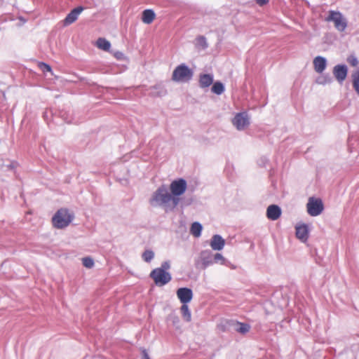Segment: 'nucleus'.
<instances>
[{"label":"nucleus","instance_id":"f257e3e1","mask_svg":"<svg viewBox=\"0 0 359 359\" xmlns=\"http://www.w3.org/2000/svg\"><path fill=\"white\" fill-rule=\"evenodd\" d=\"M73 218V214L68 210L61 208L58 210L52 217V224L56 229H64L69 225Z\"/></svg>","mask_w":359,"mask_h":359},{"label":"nucleus","instance_id":"f03ea898","mask_svg":"<svg viewBox=\"0 0 359 359\" xmlns=\"http://www.w3.org/2000/svg\"><path fill=\"white\" fill-rule=\"evenodd\" d=\"M151 201L160 204H168L172 203V208L175 207L178 202L179 198L175 196H172L165 189H159L153 196Z\"/></svg>","mask_w":359,"mask_h":359},{"label":"nucleus","instance_id":"7ed1b4c3","mask_svg":"<svg viewBox=\"0 0 359 359\" xmlns=\"http://www.w3.org/2000/svg\"><path fill=\"white\" fill-rule=\"evenodd\" d=\"M327 22H332L335 28L339 32H344L347 27V22L342 14L337 11H329L328 16L325 18Z\"/></svg>","mask_w":359,"mask_h":359},{"label":"nucleus","instance_id":"20e7f679","mask_svg":"<svg viewBox=\"0 0 359 359\" xmlns=\"http://www.w3.org/2000/svg\"><path fill=\"white\" fill-rule=\"evenodd\" d=\"M307 212L311 216H317L323 210V204L320 198H310L306 205Z\"/></svg>","mask_w":359,"mask_h":359},{"label":"nucleus","instance_id":"39448f33","mask_svg":"<svg viewBox=\"0 0 359 359\" xmlns=\"http://www.w3.org/2000/svg\"><path fill=\"white\" fill-rule=\"evenodd\" d=\"M192 76L191 70L184 65L177 67L172 74V80L175 81H185Z\"/></svg>","mask_w":359,"mask_h":359},{"label":"nucleus","instance_id":"423d86ee","mask_svg":"<svg viewBox=\"0 0 359 359\" xmlns=\"http://www.w3.org/2000/svg\"><path fill=\"white\" fill-rule=\"evenodd\" d=\"M151 276L155 283L159 285H163L170 280V276L163 269H156L151 273Z\"/></svg>","mask_w":359,"mask_h":359},{"label":"nucleus","instance_id":"0eeeda50","mask_svg":"<svg viewBox=\"0 0 359 359\" xmlns=\"http://www.w3.org/2000/svg\"><path fill=\"white\" fill-rule=\"evenodd\" d=\"M233 124L239 130H245L250 124L249 117L245 113H239L233 118Z\"/></svg>","mask_w":359,"mask_h":359},{"label":"nucleus","instance_id":"6e6552de","mask_svg":"<svg viewBox=\"0 0 359 359\" xmlns=\"http://www.w3.org/2000/svg\"><path fill=\"white\" fill-rule=\"evenodd\" d=\"M296 237L302 242L305 243L309 238V226L304 223L297 224L295 226Z\"/></svg>","mask_w":359,"mask_h":359},{"label":"nucleus","instance_id":"1a4fd4ad","mask_svg":"<svg viewBox=\"0 0 359 359\" xmlns=\"http://www.w3.org/2000/svg\"><path fill=\"white\" fill-rule=\"evenodd\" d=\"M186 188L187 183L182 179L173 181L170 184V191L174 196L182 195L185 191Z\"/></svg>","mask_w":359,"mask_h":359},{"label":"nucleus","instance_id":"9d476101","mask_svg":"<svg viewBox=\"0 0 359 359\" xmlns=\"http://www.w3.org/2000/svg\"><path fill=\"white\" fill-rule=\"evenodd\" d=\"M177 297L183 304H187L193 297L192 290L187 287L180 288L177 291Z\"/></svg>","mask_w":359,"mask_h":359},{"label":"nucleus","instance_id":"9b49d317","mask_svg":"<svg viewBox=\"0 0 359 359\" xmlns=\"http://www.w3.org/2000/svg\"><path fill=\"white\" fill-rule=\"evenodd\" d=\"M83 11V8L81 6L73 9L64 20V25H69L74 22Z\"/></svg>","mask_w":359,"mask_h":359},{"label":"nucleus","instance_id":"f8f14e48","mask_svg":"<svg viewBox=\"0 0 359 359\" xmlns=\"http://www.w3.org/2000/svg\"><path fill=\"white\" fill-rule=\"evenodd\" d=\"M281 215L280 208L276 205H271L267 208L266 216L269 219L276 220Z\"/></svg>","mask_w":359,"mask_h":359},{"label":"nucleus","instance_id":"ddd939ff","mask_svg":"<svg viewBox=\"0 0 359 359\" xmlns=\"http://www.w3.org/2000/svg\"><path fill=\"white\" fill-rule=\"evenodd\" d=\"M334 74L338 81H343L347 75V68L344 65H337L334 69Z\"/></svg>","mask_w":359,"mask_h":359},{"label":"nucleus","instance_id":"4468645a","mask_svg":"<svg viewBox=\"0 0 359 359\" xmlns=\"http://www.w3.org/2000/svg\"><path fill=\"white\" fill-rule=\"evenodd\" d=\"M224 240L219 235H215L210 242L211 248L215 250H220L224 248Z\"/></svg>","mask_w":359,"mask_h":359},{"label":"nucleus","instance_id":"2eb2a0df","mask_svg":"<svg viewBox=\"0 0 359 359\" xmlns=\"http://www.w3.org/2000/svg\"><path fill=\"white\" fill-rule=\"evenodd\" d=\"M314 69L317 72H322L326 66V60L322 57H316L313 60Z\"/></svg>","mask_w":359,"mask_h":359},{"label":"nucleus","instance_id":"dca6fc26","mask_svg":"<svg viewBox=\"0 0 359 359\" xmlns=\"http://www.w3.org/2000/svg\"><path fill=\"white\" fill-rule=\"evenodd\" d=\"M155 13L150 9L145 10L142 12V20L145 24H151L155 19Z\"/></svg>","mask_w":359,"mask_h":359},{"label":"nucleus","instance_id":"f3484780","mask_svg":"<svg viewBox=\"0 0 359 359\" xmlns=\"http://www.w3.org/2000/svg\"><path fill=\"white\" fill-rule=\"evenodd\" d=\"M96 46L104 51H109L111 43L104 38H98L95 42Z\"/></svg>","mask_w":359,"mask_h":359},{"label":"nucleus","instance_id":"a211bd4d","mask_svg":"<svg viewBox=\"0 0 359 359\" xmlns=\"http://www.w3.org/2000/svg\"><path fill=\"white\" fill-rule=\"evenodd\" d=\"M213 81L212 76L210 74H203L200 77V86L202 88H205L212 84Z\"/></svg>","mask_w":359,"mask_h":359},{"label":"nucleus","instance_id":"6ab92c4d","mask_svg":"<svg viewBox=\"0 0 359 359\" xmlns=\"http://www.w3.org/2000/svg\"><path fill=\"white\" fill-rule=\"evenodd\" d=\"M181 311L185 320L189 322L191 320V316L188 306L187 304H183L181 307Z\"/></svg>","mask_w":359,"mask_h":359},{"label":"nucleus","instance_id":"aec40b11","mask_svg":"<svg viewBox=\"0 0 359 359\" xmlns=\"http://www.w3.org/2000/svg\"><path fill=\"white\" fill-rule=\"evenodd\" d=\"M201 225L199 223L195 222L191 226V232L194 236L198 237L201 234Z\"/></svg>","mask_w":359,"mask_h":359},{"label":"nucleus","instance_id":"412c9836","mask_svg":"<svg viewBox=\"0 0 359 359\" xmlns=\"http://www.w3.org/2000/svg\"><path fill=\"white\" fill-rule=\"evenodd\" d=\"M212 91L217 95L221 94L224 91V86L220 82H216L212 87Z\"/></svg>","mask_w":359,"mask_h":359},{"label":"nucleus","instance_id":"4be33fe9","mask_svg":"<svg viewBox=\"0 0 359 359\" xmlns=\"http://www.w3.org/2000/svg\"><path fill=\"white\" fill-rule=\"evenodd\" d=\"M38 67L43 72H49L51 75H53L52 68L49 65L45 62H40L38 63Z\"/></svg>","mask_w":359,"mask_h":359},{"label":"nucleus","instance_id":"5701e85b","mask_svg":"<svg viewBox=\"0 0 359 359\" xmlns=\"http://www.w3.org/2000/svg\"><path fill=\"white\" fill-rule=\"evenodd\" d=\"M352 76L353 86L357 93L359 94V71L355 72Z\"/></svg>","mask_w":359,"mask_h":359},{"label":"nucleus","instance_id":"b1692460","mask_svg":"<svg viewBox=\"0 0 359 359\" xmlns=\"http://www.w3.org/2000/svg\"><path fill=\"white\" fill-rule=\"evenodd\" d=\"M81 260L83 266L86 268L90 269L94 266V261L91 257H86Z\"/></svg>","mask_w":359,"mask_h":359},{"label":"nucleus","instance_id":"393cba45","mask_svg":"<svg viewBox=\"0 0 359 359\" xmlns=\"http://www.w3.org/2000/svg\"><path fill=\"white\" fill-rule=\"evenodd\" d=\"M236 330L239 333L245 334L249 331L250 326L246 324L241 323V324L238 325Z\"/></svg>","mask_w":359,"mask_h":359},{"label":"nucleus","instance_id":"a878e982","mask_svg":"<svg viewBox=\"0 0 359 359\" xmlns=\"http://www.w3.org/2000/svg\"><path fill=\"white\" fill-rule=\"evenodd\" d=\"M154 253L153 251H151V250H146L143 254H142V257L144 259V260L145 262H149L150 260H151L154 257Z\"/></svg>","mask_w":359,"mask_h":359},{"label":"nucleus","instance_id":"bb28decb","mask_svg":"<svg viewBox=\"0 0 359 359\" xmlns=\"http://www.w3.org/2000/svg\"><path fill=\"white\" fill-rule=\"evenodd\" d=\"M114 56L119 60H126L128 59L125 54L121 51L115 52Z\"/></svg>","mask_w":359,"mask_h":359},{"label":"nucleus","instance_id":"cd10ccee","mask_svg":"<svg viewBox=\"0 0 359 359\" xmlns=\"http://www.w3.org/2000/svg\"><path fill=\"white\" fill-rule=\"evenodd\" d=\"M214 259L215 262H219L221 264H224L226 262L225 258L219 253L215 254Z\"/></svg>","mask_w":359,"mask_h":359},{"label":"nucleus","instance_id":"c85d7f7f","mask_svg":"<svg viewBox=\"0 0 359 359\" xmlns=\"http://www.w3.org/2000/svg\"><path fill=\"white\" fill-rule=\"evenodd\" d=\"M347 60H348V63L351 65H352L353 67H355L358 64V61L357 58L353 55L348 57Z\"/></svg>","mask_w":359,"mask_h":359},{"label":"nucleus","instance_id":"c756f323","mask_svg":"<svg viewBox=\"0 0 359 359\" xmlns=\"http://www.w3.org/2000/svg\"><path fill=\"white\" fill-rule=\"evenodd\" d=\"M210 263L211 261L208 257L202 258V266L203 269L206 268Z\"/></svg>","mask_w":359,"mask_h":359},{"label":"nucleus","instance_id":"7c9ffc66","mask_svg":"<svg viewBox=\"0 0 359 359\" xmlns=\"http://www.w3.org/2000/svg\"><path fill=\"white\" fill-rule=\"evenodd\" d=\"M256 2H257L259 6H263V5L266 4L269 2V0H256Z\"/></svg>","mask_w":359,"mask_h":359},{"label":"nucleus","instance_id":"2f4dec72","mask_svg":"<svg viewBox=\"0 0 359 359\" xmlns=\"http://www.w3.org/2000/svg\"><path fill=\"white\" fill-rule=\"evenodd\" d=\"M142 359H150L146 350L142 351Z\"/></svg>","mask_w":359,"mask_h":359},{"label":"nucleus","instance_id":"473e14b6","mask_svg":"<svg viewBox=\"0 0 359 359\" xmlns=\"http://www.w3.org/2000/svg\"><path fill=\"white\" fill-rule=\"evenodd\" d=\"M170 267L169 266V264L168 263H165L163 265V268L165 269H167Z\"/></svg>","mask_w":359,"mask_h":359}]
</instances>
